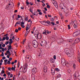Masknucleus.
I'll use <instances>...</instances> for the list:
<instances>
[{
	"label": "nucleus",
	"mask_w": 80,
	"mask_h": 80,
	"mask_svg": "<svg viewBox=\"0 0 80 80\" xmlns=\"http://www.w3.org/2000/svg\"><path fill=\"white\" fill-rule=\"evenodd\" d=\"M73 36L74 37H77V33H76V32H75L73 34Z\"/></svg>",
	"instance_id": "20"
},
{
	"label": "nucleus",
	"mask_w": 80,
	"mask_h": 80,
	"mask_svg": "<svg viewBox=\"0 0 80 80\" xmlns=\"http://www.w3.org/2000/svg\"><path fill=\"white\" fill-rule=\"evenodd\" d=\"M60 77H61V75L60 74H58L57 76V77H58V78H60Z\"/></svg>",
	"instance_id": "44"
},
{
	"label": "nucleus",
	"mask_w": 80,
	"mask_h": 80,
	"mask_svg": "<svg viewBox=\"0 0 80 80\" xmlns=\"http://www.w3.org/2000/svg\"><path fill=\"white\" fill-rule=\"evenodd\" d=\"M8 76H10V72H8Z\"/></svg>",
	"instance_id": "58"
},
{
	"label": "nucleus",
	"mask_w": 80,
	"mask_h": 80,
	"mask_svg": "<svg viewBox=\"0 0 80 80\" xmlns=\"http://www.w3.org/2000/svg\"><path fill=\"white\" fill-rule=\"evenodd\" d=\"M38 14H39V15H42V12H39L38 13Z\"/></svg>",
	"instance_id": "51"
},
{
	"label": "nucleus",
	"mask_w": 80,
	"mask_h": 80,
	"mask_svg": "<svg viewBox=\"0 0 80 80\" xmlns=\"http://www.w3.org/2000/svg\"><path fill=\"white\" fill-rule=\"evenodd\" d=\"M7 53H10V51L8 50V51H6Z\"/></svg>",
	"instance_id": "45"
},
{
	"label": "nucleus",
	"mask_w": 80,
	"mask_h": 80,
	"mask_svg": "<svg viewBox=\"0 0 80 80\" xmlns=\"http://www.w3.org/2000/svg\"><path fill=\"white\" fill-rule=\"evenodd\" d=\"M15 32H18V29H16L15 30Z\"/></svg>",
	"instance_id": "52"
},
{
	"label": "nucleus",
	"mask_w": 80,
	"mask_h": 80,
	"mask_svg": "<svg viewBox=\"0 0 80 80\" xmlns=\"http://www.w3.org/2000/svg\"><path fill=\"white\" fill-rule=\"evenodd\" d=\"M5 38L6 40H8L9 39V37H8V36L6 37Z\"/></svg>",
	"instance_id": "34"
},
{
	"label": "nucleus",
	"mask_w": 80,
	"mask_h": 80,
	"mask_svg": "<svg viewBox=\"0 0 80 80\" xmlns=\"http://www.w3.org/2000/svg\"><path fill=\"white\" fill-rule=\"evenodd\" d=\"M8 69L9 71H11V70H12V68H11L10 67H8Z\"/></svg>",
	"instance_id": "33"
},
{
	"label": "nucleus",
	"mask_w": 80,
	"mask_h": 80,
	"mask_svg": "<svg viewBox=\"0 0 80 80\" xmlns=\"http://www.w3.org/2000/svg\"><path fill=\"white\" fill-rule=\"evenodd\" d=\"M2 39V40H5L6 39L5 37H3Z\"/></svg>",
	"instance_id": "64"
},
{
	"label": "nucleus",
	"mask_w": 80,
	"mask_h": 80,
	"mask_svg": "<svg viewBox=\"0 0 80 80\" xmlns=\"http://www.w3.org/2000/svg\"><path fill=\"white\" fill-rule=\"evenodd\" d=\"M52 3H53V4L55 6V7H56V8H58V5L57 4V2H56V1H55V0H52Z\"/></svg>",
	"instance_id": "5"
},
{
	"label": "nucleus",
	"mask_w": 80,
	"mask_h": 80,
	"mask_svg": "<svg viewBox=\"0 0 80 80\" xmlns=\"http://www.w3.org/2000/svg\"><path fill=\"white\" fill-rule=\"evenodd\" d=\"M53 58L55 60L56 59V55H54L53 56Z\"/></svg>",
	"instance_id": "60"
},
{
	"label": "nucleus",
	"mask_w": 80,
	"mask_h": 80,
	"mask_svg": "<svg viewBox=\"0 0 80 80\" xmlns=\"http://www.w3.org/2000/svg\"><path fill=\"white\" fill-rule=\"evenodd\" d=\"M73 68L74 70H75V69L76 68V64H73Z\"/></svg>",
	"instance_id": "23"
},
{
	"label": "nucleus",
	"mask_w": 80,
	"mask_h": 80,
	"mask_svg": "<svg viewBox=\"0 0 80 80\" xmlns=\"http://www.w3.org/2000/svg\"><path fill=\"white\" fill-rule=\"evenodd\" d=\"M16 23L18 24H20V23H21V22H20V21H18V22H17Z\"/></svg>",
	"instance_id": "27"
},
{
	"label": "nucleus",
	"mask_w": 80,
	"mask_h": 80,
	"mask_svg": "<svg viewBox=\"0 0 80 80\" xmlns=\"http://www.w3.org/2000/svg\"><path fill=\"white\" fill-rule=\"evenodd\" d=\"M74 27L75 28V29L77 28V27H76V26H75V23L74 24Z\"/></svg>",
	"instance_id": "40"
},
{
	"label": "nucleus",
	"mask_w": 80,
	"mask_h": 80,
	"mask_svg": "<svg viewBox=\"0 0 80 80\" xmlns=\"http://www.w3.org/2000/svg\"><path fill=\"white\" fill-rule=\"evenodd\" d=\"M51 73H52V75H54L55 74L54 73H55V69H51Z\"/></svg>",
	"instance_id": "12"
},
{
	"label": "nucleus",
	"mask_w": 80,
	"mask_h": 80,
	"mask_svg": "<svg viewBox=\"0 0 80 80\" xmlns=\"http://www.w3.org/2000/svg\"><path fill=\"white\" fill-rule=\"evenodd\" d=\"M43 69L45 72H47V66H44Z\"/></svg>",
	"instance_id": "13"
},
{
	"label": "nucleus",
	"mask_w": 80,
	"mask_h": 80,
	"mask_svg": "<svg viewBox=\"0 0 80 80\" xmlns=\"http://www.w3.org/2000/svg\"><path fill=\"white\" fill-rule=\"evenodd\" d=\"M64 52L67 55L70 52V51L69 49L66 48L65 49Z\"/></svg>",
	"instance_id": "6"
},
{
	"label": "nucleus",
	"mask_w": 80,
	"mask_h": 80,
	"mask_svg": "<svg viewBox=\"0 0 80 80\" xmlns=\"http://www.w3.org/2000/svg\"><path fill=\"white\" fill-rule=\"evenodd\" d=\"M8 42H9V41L6 42L5 43V44H6V45H7L8 44Z\"/></svg>",
	"instance_id": "48"
},
{
	"label": "nucleus",
	"mask_w": 80,
	"mask_h": 80,
	"mask_svg": "<svg viewBox=\"0 0 80 80\" xmlns=\"http://www.w3.org/2000/svg\"><path fill=\"white\" fill-rule=\"evenodd\" d=\"M78 80H80V76H78Z\"/></svg>",
	"instance_id": "63"
},
{
	"label": "nucleus",
	"mask_w": 80,
	"mask_h": 80,
	"mask_svg": "<svg viewBox=\"0 0 80 80\" xmlns=\"http://www.w3.org/2000/svg\"><path fill=\"white\" fill-rule=\"evenodd\" d=\"M50 20L52 21H54V18H50Z\"/></svg>",
	"instance_id": "39"
},
{
	"label": "nucleus",
	"mask_w": 80,
	"mask_h": 80,
	"mask_svg": "<svg viewBox=\"0 0 80 80\" xmlns=\"http://www.w3.org/2000/svg\"><path fill=\"white\" fill-rule=\"evenodd\" d=\"M12 36H13V34L12 33L10 35V38H12Z\"/></svg>",
	"instance_id": "28"
},
{
	"label": "nucleus",
	"mask_w": 80,
	"mask_h": 80,
	"mask_svg": "<svg viewBox=\"0 0 80 80\" xmlns=\"http://www.w3.org/2000/svg\"><path fill=\"white\" fill-rule=\"evenodd\" d=\"M10 8H10V6H6V8H8V10L10 9Z\"/></svg>",
	"instance_id": "30"
},
{
	"label": "nucleus",
	"mask_w": 80,
	"mask_h": 80,
	"mask_svg": "<svg viewBox=\"0 0 80 80\" xmlns=\"http://www.w3.org/2000/svg\"><path fill=\"white\" fill-rule=\"evenodd\" d=\"M66 61H65V59H64V58H62V59H61V63H63V62H65Z\"/></svg>",
	"instance_id": "22"
},
{
	"label": "nucleus",
	"mask_w": 80,
	"mask_h": 80,
	"mask_svg": "<svg viewBox=\"0 0 80 80\" xmlns=\"http://www.w3.org/2000/svg\"><path fill=\"white\" fill-rule=\"evenodd\" d=\"M52 40L53 42H55V38H52Z\"/></svg>",
	"instance_id": "31"
},
{
	"label": "nucleus",
	"mask_w": 80,
	"mask_h": 80,
	"mask_svg": "<svg viewBox=\"0 0 80 80\" xmlns=\"http://www.w3.org/2000/svg\"><path fill=\"white\" fill-rule=\"evenodd\" d=\"M2 52H4V51H5V49H4L3 48H2Z\"/></svg>",
	"instance_id": "53"
},
{
	"label": "nucleus",
	"mask_w": 80,
	"mask_h": 80,
	"mask_svg": "<svg viewBox=\"0 0 80 80\" xmlns=\"http://www.w3.org/2000/svg\"><path fill=\"white\" fill-rule=\"evenodd\" d=\"M11 70L12 71H13V70H15V68H14L13 67H12L11 68Z\"/></svg>",
	"instance_id": "38"
},
{
	"label": "nucleus",
	"mask_w": 80,
	"mask_h": 80,
	"mask_svg": "<svg viewBox=\"0 0 80 80\" xmlns=\"http://www.w3.org/2000/svg\"><path fill=\"white\" fill-rule=\"evenodd\" d=\"M46 23H48L49 24V23H50V22L49 21H46Z\"/></svg>",
	"instance_id": "47"
},
{
	"label": "nucleus",
	"mask_w": 80,
	"mask_h": 80,
	"mask_svg": "<svg viewBox=\"0 0 80 80\" xmlns=\"http://www.w3.org/2000/svg\"><path fill=\"white\" fill-rule=\"evenodd\" d=\"M32 72L33 73H35L37 72V68H33L32 70Z\"/></svg>",
	"instance_id": "8"
},
{
	"label": "nucleus",
	"mask_w": 80,
	"mask_h": 80,
	"mask_svg": "<svg viewBox=\"0 0 80 80\" xmlns=\"http://www.w3.org/2000/svg\"><path fill=\"white\" fill-rule=\"evenodd\" d=\"M28 0H26V3L27 6L28 5H29V4H30V3H29V2H28Z\"/></svg>",
	"instance_id": "26"
},
{
	"label": "nucleus",
	"mask_w": 80,
	"mask_h": 80,
	"mask_svg": "<svg viewBox=\"0 0 80 80\" xmlns=\"http://www.w3.org/2000/svg\"><path fill=\"white\" fill-rule=\"evenodd\" d=\"M12 42H13V41H10V42H9V45H11V44L12 43Z\"/></svg>",
	"instance_id": "41"
},
{
	"label": "nucleus",
	"mask_w": 80,
	"mask_h": 80,
	"mask_svg": "<svg viewBox=\"0 0 80 80\" xmlns=\"http://www.w3.org/2000/svg\"><path fill=\"white\" fill-rule=\"evenodd\" d=\"M46 33L47 32H46V31H45V32H43V34H46Z\"/></svg>",
	"instance_id": "54"
},
{
	"label": "nucleus",
	"mask_w": 80,
	"mask_h": 80,
	"mask_svg": "<svg viewBox=\"0 0 80 80\" xmlns=\"http://www.w3.org/2000/svg\"><path fill=\"white\" fill-rule=\"evenodd\" d=\"M60 7H62V6H63V4L62 3H61L60 4Z\"/></svg>",
	"instance_id": "35"
},
{
	"label": "nucleus",
	"mask_w": 80,
	"mask_h": 80,
	"mask_svg": "<svg viewBox=\"0 0 80 80\" xmlns=\"http://www.w3.org/2000/svg\"><path fill=\"white\" fill-rule=\"evenodd\" d=\"M42 55L39 54L38 55V57H39V58H42Z\"/></svg>",
	"instance_id": "42"
},
{
	"label": "nucleus",
	"mask_w": 80,
	"mask_h": 80,
	"mask_svg": "<svg viewBox=\"0 0 80 80\" xmlns=\"http://www.w3.org/2000/svg\"><path fill=\"white\" fill-rule=\"evenodd\" d=\"M18 18H20V16L19 15H18Z\"/></svg>",
	"instance_id": "61"
},
{
	"label": "nucleus",
	"mask_w": 80,
	"mask_h": 80,
	"mask_svg": "<svg viewBox=\"0 0 80 80\" xmlns=\"http://www.w3.org/2000/svg\"><path fill=\"white\" fill-rule=\"evenodd\" d=\"M62 65L64 66V67L66 66V61H64V62H62Z\"/></svg>",
	"instance_id": "18"
},
{
	"label": "nucleus",
	"mask_w": 80,
	"mask_h": 80,
	"mask_svg": "<svg viewBox=\"0 0 80 80\" xmlns=\"http://www.w3.org/2000/svg\"><path fill=\"white\" fill-rule=\"evenodd\" d=\"M46 33H48V34H49V32L48 31V30H46Z\"/></svg>",
	"instance_id": "56"
},
{
	"label": "nucleus",
	"mask_w": 80,
	"mask_h": 80,
	"mask_svg": "<svg viewBox=\"0 0 80 80\" xmlns=\"http://www.w3.org/2000/svg\"><path fill=\"white\" fill-rule=\"evenodd\" d=\"M22 80H27L26 76H23L22 78Z\"/></svg>",
	"instance_id": "21"
},
{
	"label": "nucleus",
	"mask_w": 80,
	"mask_h": 80,
	"mask_svg": "<svg viewBox=\"0 0 80 80\" xmlns=\"http://www.w3.org/2000/svg\"><path fill=\"white\" fill-rule=\"evenodd\" d=\"M46 47V48L48 49L49 48H50V45L49 44H46V45H45Z\"/></svg>",
	"instance_id": "16"
},
{
	"label": "nucleus",
	"mask_w": 80,
	"mask_h": 80,
	"mask_svg": "<svg viewBox=\"0 0 80 80\" xmlns=\"http://www.w3.org/2000/svg\"><path fill=\"white\" fill-rule=\"evenodd\" d=\"M56 70L57 71V72H59L60 69L58 68H56Z\"/></svg>",
	"instance_id": "36"
},
{
	"label": "nucleus",
	"mask_w": 80,
	"mask_h": 80,
	"mask_svg": "<svg viewBox=\"0 0 80 80\" xmlns=\"http://www.w3.org/2000/svg\"><path fill=\"white\" fill-rule=\"evenodd\" d=\"M30 57H31L30 55H28L26 56V58H28V59H29V58H30Z\"/></svg>",
	"instance_id": "25"
},
{
	"label": "nucleus",
	"mask_w": 80,
	"mask_h": 80,
	"mask_svg": "<svg viewBox=\"0 0 80 80\" xmlns=\"http://www.w3.org/2000/svg\"><path fill=\"white\" fill-rule=\"evenodd\" d=\"M63 40L62 39L57 40V43H59V44H60V43H62V42H63Z\"/></svg>",
	"instance_id": "7"
},
{
	"label": "nucleus",
	"mask_w": 80,
	"mask_h": 80,
	"mask_svg": "<svg viewBox=\"0 0 80 80\" xmlns=\"http://www.w3.org/2000/svg\"><path fill=\"white\" fill-rule=\"evenodd\" d=\"M1 56L2 57H3L4 56V54H3V52H2V53L1 54Z\"/></svg>",
	"instance_id": "49"
},
{
	"label": "nucleus",
	"mask_w": 80,
	"mask_h": 80,
	"mask_svg": "<svg viewBox=\"0 0 80 80\" xmlns=\"http://www.w3.org/2000/svg\"><path fill=\"white\" fill-rule=\"evenodd\" d=\"M11 48H12V46H11V45H9L8 47V50H10Z\"/></svg>",
	"instance_id": "19"
},
{
	"label": "nucleus",
	"mask_w": 80,
	"mask_h": 80,
	"mask_svg": "<svg viewBox=\"0 0 80 80\" xmlns=\"http://www.w3.org/2000/svg\"><path fill=\"white\" fill-rule=\"evenodd\" d=\"M2 47H5V44H3L2 45Z\"/></svg>",
	"instance_id": "59"
},
{
	"label": "nucleus",
	"mask_w": 80,
	"mask_h": 80,
	"mask_svg": "<svg viewBox=\"0 0 80 80\" xmlns=\"http://www.w3.org/2000/svg\"><path fill=\"white\" fill-rule=\"evenodd\" d=\"M8 5L10 6V7L11 8H13V6H14V5L13 4V3H9L8 4Z\"/></svg>",
	"instance_id": "10"
},
{
	"label": "nucleus",
	"mask_w": 80,
	"mask_h": 80,
	"mask_svg": "<svg viewBox=\"0 0 80 80\" xmlns=\"http://www.w3.org/2000/svg\"><path fill=\"white\" fill-rule=\"evenodd\" d=\"M80 42V38H77L74 41V42H72V47H73V46H74L75 45V43H78Z\"/></svg>",
	"instance_id": "2"
},
{
	"label": "nucleus",
	"mask_w": 80,
	"mask_h": 80,
	"mask_svg": "<svg viewBox=\"0 0 80 80\" xmlns=\"http://www.w3.org/2000/svg\"><path fill=\"white\" fill-rule=\"evenodd\" d=\"M24 20H23V22H25V21H28V17H26V19L25 18H24Z\"/></svg>",
	"instance_id": "17"
},
{
	"label": "nucleus",
	"mask_w": 80,
	"mask_h": 80,
	"mask_svg": "<svg viewBox=\"0 0 80 80\" xmlns=\"http://www.w3.org/2000/svg\"><path fill=\"white\" fill-rule=\"evenodd\" d=\"M32 45L33 47L34 48H37L38 47V42L36 40H33L32 41Z\"/></svg>",
	"instance_id": "1"
},
{
	"label": "nucleus",
	"mask_w": 80,
	"mask_h": 80,
	"mask_svg": "<svg viewBox=\"0 0 80 80\" xmlns=\"http://www.w3.org/2000/svg\"><path fill=\"white\" fill-rule=\"evenodd\" d=\"M68 30H70V25H68Z\"/></svg>",
	"instance_id": "43"
},
{
	"label": "nucleus",
	"mask_w": 80,
	"mask_h": 80,
	"mask_svg": "<svg viewBox=\"0 0 80 80\" xmlns=\"http://www.w3.org/2000/svg\"><path fill=\"white\" fill-rule=\"evenodd\" d=\"M7 64H8L9 65L11 64V62H10V61H8L7 62Z\"/></svg>",
	"instance_id": "37"
},
{
	"label": "nucleus",
	"mask_w": 80,
	"mask_h": 80,
	"mask_svg": "<svg viewBox=\"0 0 80 80\" xmlns=\"http://www.w3.org/2000/svg\"><path fill=\"white\" fill-rule=\"evenodd\" d=\"M28 67L26 65H24L23 66V67L22 68V71L23 72L25 73V72H27V68Z\"/></svg>",
	"instance_id": "3"
},
{
	"label": "nucleus",
	"mask_w": 80,
	"mask_h": 80,
	"mask_svg": "<svg viewBox=\"0 0 80 80\" xmlns=\"http://www.w3.org/2000/svg\"><path fill=\"white\" fill-rule=\"evenodd\" d=\"M33 15H37V16H38V13H37V11H36L34 13H33Z\"/></svg>",
	"instance_id": "24"
},
{
	"label": "nucleus",
	"mask_w": 80,
	"mask_h": 80,
	"mask_svg": "<svg viewBox=\"0 0 80 80\" xmlns=\"http://www.w3.org/2000/svg\"><path fill=\"white\" fill-rule=\"evenodd\" d=\"M27 26L26 30L27 31L28 30V26H29V24H27Z\"/></svg>",
	"instance_id": "29"
},
{
	"label": "nucleus",
	"mask_w": 80,
	"mask_h": 80,
	"mask_svg": "<svg viewBox=\"0 0 80 80\" xmlns=\"http://www.w3.org/2000/svg\"><path fill=\"white\" fill-rule=\"evenodd\" d=\"M21 25H24L25 24V22H23V21L22 22H21Z\"/></svg>",
	"instance_id": "46"
},
{
	"label": "nucleus",
	"mask_w": 80,
	"mask_h": 80,
	"mask_svg": "<svg viewBox=\"0 0 80 80\" xmlns=\"http://www.w3.org/2000/svg\"><path fill=\"white\" fill-rule=\"evenodd\" d=\"M67 55L69 57H72V53L71 52H69L68 54H67Z\"/></svg>",
	"instance_id": "9"
},
{
	"label": "nucleus",
	"mask_w": 80,
	"mask_h": 80,
	"mask_svg": "<svg viewBox=\"0 0 80 80\" xmlns=\"http://www.w3.org/2000/svg\"><path fill=\"white\" fill-rule=\"evenodd\" d=\"M77 35L78 36V35H80V30H78L77 31L75 32Z\"/></svg>",
	"instance_id": "14"
},
{
	"label": "nucleus",
	"mask_w": 80,
	"mask_h": 80,
	"mask_svg": "<svg viewBox=\"0 0 80 80\" xmlns=\"http://www.w3.org/2000/svg\"><path fill=\"white\" fill-rule=\"evenodd\" d=\"M21 27H22V28H25V26L23 25H21Z\"/></svg>",
	"instance_id": "57"
},
{
	"label": "nucleus",
	"mask_w": 80,
	"mask_h": 80,
	"mask_svg": "<svg viewBox=\"0 0 80 80\" xmlns=\"http://www.w3.org/2000/svg\"><path fill=\"white\" fill-rule=\"evenodd\" d=\"M2 73L3 74L5 73V71L4 70H2L1 73V75H2Z\"/></svg>",
	"instance_id": "32"
},
{
	"label": "nucleus",
	"mask_w": 80,
	"mask_h": 80,
	"mask_svg": "<svg viewBox=\"0 0 80 80\" xmlns=\"http://www.w3.org/2000/svg\"><path fill=\"white\" fill-rule=\"evenodd\" d=\"M35 35H37V38H38V30H36V32H35Z\"/></svg>",
	"instance_id": "15"
},
{
	"label": "nucleus",
	"mask_w": 80,
	"mask_h": 80,
	"mask_svg": "<svg viewBox=\"0 0 80 80\" xmlns=\"http://www.w3.org/2000/svg\"><path fill=\"white\" fill-rule=\"evenodd\" d=\"M47 7L48 8H50V7L49 5H47Z\"/></svg>",
	"instance_id": "55"
},
{
	"label": "nucleus",
	"mask_w": 80,
	"mask_h": 80,
	"mask_svg": "<svg viewBox=\"0 0 80 80\" xmlns=\"http://www.w3.org/2000/svg\"><path fill=\"white\" fill-rule=\"evenodd\" d=\"M50 61L51 62V63H55V60L54 59H53V58H52L50 59Z\"/></svg>",
	"instance_id": "11"
},
{
	"label": "nucleus",
	"mask_w": 80,
	"mask_h": 80,
	"mask_svg": "<svg viewBox=\"0 0 80 80\" xmlns=\"http://www.w3.org/2000/svg\"><path fill=\"white\" fill-rule=\"evenodd\" d=\"M30 17L31 18H32V19H34V17H33V16H32V15H30Z\"/></svg>",
	"instance_id": "50"
},
{
	"label": "nucleus",
	"mask_w": 80,
	"mask_h": 80,
	"mask_svg": "<svg viewBox=\"0 0 80 80\" xmlns=\"http://www.w3.org/2000/svg\"><path fill=\"white\" fill-rule=\"evenodd\" d=\"M66 65L67 66V67H68L69 64L68 63H66Z\"/></svg>",
	"instance_id": "62"
},
{
	"label": "nucleus",
	"mask_w": 80,
	"mask_h": 80,
	"mask_svg": "<svg viewBox=\"0 0 80 80\" xmlns=\"http://www.w3.org/2000/svg\"><path fill=\"white\" fill-rule=\"evenodd\" d=\"M47 44V41L43 40L41 42V46H42V47H44Z\"/></svg>",
	"instance_id": "4"
}]
</instances>
